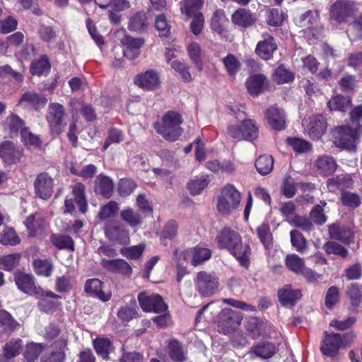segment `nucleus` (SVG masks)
<instances>
[{
  "mask_svg": "<svg viewBox=\"0 0 362 362\" xmlns=\"http://www.w3.org/2000/svg\"><path fill=\"white\" fill-rule=\"evenodd\" d=\"M204 0H183V5L181 7L182 13L190 17L197 14L203 7Z\"/></svg>",
  "mask_w": 362,
  "mask_h": 362,
  "instance_id": "6e6d98bb",
  "label": "nucleus"
},
{
  "mask_svg": "<svg viewBox=\"0 0 362 362\" xmlns=\"http://www.w3.org/2000/svg\"><path fill=\"white\" fill-rule=\"evenodd\" d=\"M267 78L263 74L251 76L246 82L248 92L252 95H258L263 91V87Z\"/></svg>",
  "mask_w": 362,
  "mask_h": 362,
  "instance_id": "4c0bfd02",
  "label": "nucleus"
},
{
  "mask_svg": "<svg viewBox=\"0 0 362 362\" xmlns=\"http://www.w3.org/2000/svg\"><path fill=\"white\" fill-rule=\"evenodd\" d=\"M194 284L197 291L202 296L210 297L217 291L219 279L214 273L202 271L197 274Z\"/></svg>",
  "mask_w": 362,
  "mask_h": 362,
  "instance_id": "423d86ee",
  "label": "nucleus"
},
{
  "mask_svg": "<svg viewBox=\"0 0 362 362\" xmlns=\"http://www.w3.org/2000/svg\"><path fill=\"white\" fill-rule=\"evenodd\" d=\"M50 239L52 243L59 250H74V243L73 239L69 235L53 234Z\"/></svg>",
  "mask_w": 362,
  "mask_h": 362,
  "instance_id": "3c124183",
  "label": "nucleus"
},
{
  "mask_svg": "<svg viewBox=\"0 0 362 362\" xmlns=\"http://www.w3.org/2000/svg\"><path fill=\"white\" fill-rule=\"evenodd\" d=\"M65 108L57 103H50L46 115L50 131L53 134L59 135L66 125L65 122Z\"/></svg>",
  "mask_w": 362,
  "mask_h": 362,
  "instance_id": "0eeeda50",
  "label": "nucleus"
},
{
  "mask_svg": "<svg viewBox=\"0 0 362 362\" xmlns=\"http://www.w3.org/2000/svg\"><path fill=\"white\" fill-rule=\"evenodd\" d=\"M270 328L269 322L256 317H250L246 324V329L253 338L267 335Z\"/></svg>",
  "mask_w": 362,
  "mask_h": 362,
  "instance_id": "393cba45",
  "label": "nucleus"
},
{
  "mask_svg": "<svg viewBox=\"0 0 362 362\" xmlns=\"http://www.w3.org/2000/svg\"><path fill=\"white\" fill-rule=\"evenodd\" d=\"M357 11L356 4L350 0H337L329 8L330 18L337 23H346Z\"/></svg>",
  "mask_w": 362,
  "mask_h": 362,
  "instance_id": "6e6552de",
  "label": "nucleus"
},
{
  "mask_svg": "<svg viewBox=\"0 0 362 362\" xmlns=\"http://www.w3.org/2000/svg\"><path fill=\"white\" fill-rule=\"evenodd\" d=\"M221 61L230 76H234L240 69L241 64L233 54H228Z\"/></svg>",
  "mask_w": 362,
  "mask_h": 362,
  "instance_id": "0e129e2a",
  "label": "nucleus"
},
{
  "mask_svg": "<svg viewBox=\"0 0 362 362\" xmlns=\"http://www.w3.org/2000/svg\"><path fill=\"white\" fill-rule=\"evenodd\" d=\"M209 178L207 175L196 177L187 184L188 189L192 195L199 194L209 183Z\"/></svg>",
  "mask_w": 362,
  "mask_h": 362,
  "instance_id": "79ce46f5",
  "label": "nucleus"
},
{
  "mask_svg": "<svg viewBox=\"0 0 362 362\" xmlns=\"http://www.w3.org/2000/svg\"><path fill=\"white\" fill-rule=\"evenodd\" d=\"M180 114L174 111H168L162 117L160 122L154 124V127L159 134L170 141H176L182 134L180 127L182 123Z\"/></svg>",
  "mask_w": 362,
  "mask_h": 362,
  "instance_id": "f03ea898",
  "label": "nucleus"
},
{
  "mask_svg": "<svg viewBox=\"0 0 362 362\" xmlns=\"http://www.w3.org/2000/svg\"><path fill=\"white\" fill-rule=\"evenodd\" d=\"M23 346V341L21 339H12L7 342L4 348V356L6 358H12L20 354Z\"/></svg>",
  "mask_w": 362,
  "mask_h": 362,
  "instance_id": "13d9d810",
  "label": "nucleus"
},
{
  "mask_svg": "<svg viewBox=\"0 0 362 362\" xmlns=\"http://www.w3.org/2000/svg\"><path fill=\"white\" fill-rule=\"evenodd\" d=\"M104 232L105 236L111 241L120 245H127L129 242V230L117 220L107 221L105 224Z\"/></svg>",
  "mask_w": 362,
  "mask_h": 362,
  "instance_id": "9d476101",
  "label": "nucleus"
},
{
  "mask_svg": "<svg viewBox=\"0 0 362 362\" xmlns=\"http://www.w3.org/2000/svg\"><path fill=\"white\" fill-rule=\"evenodd\" d=\"M262 38L256 46L255 52L262 59L269 60L277 49V45L274 37L267 33H263Z\"/></svg>",
  "mask_w": 362,
  "mask_h": 362,
  "instance_id": "aec40b11",
  "label": "nucleus"
},
{
  "mask_svg": "<svg viewBox=\"0 0 362 362\" xmlns=\"http://www.w3.org/2000/svg\"><path fill=\"white\" fill-rule=\"evenodd\" d=\"M14 281L18 288L29 296H35L37 286L35 283V277L32 274L18 272L14 274Z\"/></svg>",
  "mask_w": 362,
  "mask_h": 362,
  "instance_id": "412c9836",
  "label": "nucleus"
},
{
  "mask_svg": "<svg viewBox=\"0 0 362 362\" xmlns=\"http://www.w3.org/2000/svg\"><path fill=\"white\" fill-rule=\"evenodd\" d=\"M23 156V150L11 141H6L0 145V158L6 165L18 163Z\"/></svg>",
  "mask_w": 362,
  "mask_h": 362,
  "instance_id": "f3484780",
  "label": "nucleus"
},
{
  "mask_svg": "<svg viewBox=\"0 0 362 362\" xmlns=\"http://www.w3.org/2000/svg\"><path fill=\"white\" fill-rule=\"evenodd\" d=\"M146 26V18L144 13H137L134 15L129 22L128 28L131 30L141 31Z\"/></svg>",
  "mask_w": 362,
  "mask_h": 362,
  "instance_id": "774afa93",
  "label": "nucleus"
},
{
  "mask_svg": "<svg viewBox=\"0 0 362 362\" xmlns=\"http://www.w3.org/2000/svg\"><path fill=\"white\" fill-rule=\"evenodd\" d=\"M21 255L20 253H13L0 257V267L6 271H11L20 262Z\"/></svg>",
  "mask_w": 362,
  "mask_h": 362,
  "instance_id": "680f3d73",
  "label": "nucleus"
},
{
  "mask_svg": "<svg viewBox=\"0 0 362 362\" xmlns=\"http://www.w3.org/2000/svg\"><path fill=\"white\" fill-rule=\"evenodd\" d=\"M138 300L141 308L145 312L161 313L168 308L162 297L158 294L148 295L143 292L139 294Z\"/></svg>",
  "mask_w": 362,
  "mask_h": 362,
  "instance_id": "dca6fc26",
  "label": "nucleus"
},
{
  "mask_svg": "<svg viewBox=\"0 0 362 362\" xmlns=\"http://www.w3.org/2000/svg\"><path fill=\"white\" fill-rule=\"evenodd\" d=\"M25 226L29 230V235L34 236L37 232L41 231L45 225V220L40 214H33L28 217Z\"/></svg>",
  "mask_w": 362,
  "mask_h": 362,
  "instance_id": "a19ab883",
  "label": "nucleus"
},
{
  "mask_svg": "<svg viewBox=\"0 0 362 362\" xmlns=\"http://www.w3.org/2000/svg\"><path fill=\"white\" fill-rule=\"evenodd\" d=\"M43 350L44 346L42 344L29 343L25 346L24 356L28 362H35Z\"/></svg>",
  "mask_w": 362,
  "mask_h": 362,
  "instance_id": "4d7b16f0",
  "label": "nucleus"
},
{
  "mask_svg": "<svg viewBox=\"0 0 362 362\" xmlns=\"http://www.w3.org/2000/svg\"><path fill=\"white\" fill-rule=\"evenodd\" d=\"M34 272L38 276L49 277L54 270V264L50 258L35 259L33 262Z\"/></svg>",
  "mask_w": 362,
  "mask_h": 362,
  "instance_id": "f704fd0d",
  "label": "nucleus"
},
{
  "mask_svg": "<svg viewBox=\"0 0 362 362\" xmlns=\"http://www.w3.org/2000/svg\"><path fill=\"white\" fill-rule=\"evenodd\" d=\"M120 218L127 226L135 228L143 224L145 216L128 206L120 211Z\"/></svg>",
  "mask_w": 362,
  "mask_h": 362,
  "instance_id": "c756f323",
  "label": "nucleus"
},
{
  "mask_svg": "<svg viewBox=\"0 0 362 362\" xmlns=\"http://www.w3.org/2000/svg\"><path fill=\"white\" fill-rule=\"evenodd\" d=\"M21 239L13 228L5 227L0 233V243L4 245H16Z\"/></svg>",
  "mask_w": 362,
  "mask_h": 362,
  "instance_id": "8fccbe9b",
  "label": "nucleus"
},
{
  "mask_svg": "<svg viewBox=\"0 0 362 362\" xmlns=\"http://www.w3.org/2000/svg\"><path fill=\"white\" fill-rule=\"evenodd\" d=\"M101 264L105 269L111 272L119 273L127 276H129L132 272L129 264L121 259H107L103 258Z\"/></svg>",
  "mask_w": 362,
  "mask_h": 362,
  "instance_id": "bb28decb",
  "label": "nucleus"
},
{
  "mask_svg": "<svg viewBox=\"0 0 362 362\" xmlns=\"http://www.w3.org/2000/svg\"><path fill=\"white\" fill-rule=\"evenodd\" d=\"M259 128L255 120L247 119L240 124L228 125L226 129L227 135L238 141H252L257 138Z\"/></svg>",
  "mask_w": 362,
  "mask_h": 362,
  "instance_id": "20e7f679",
  "label": "nucleus"
},
{
  "mask_svg": "<svg viewBox=\"0 0 362 362\" xmlns=\"http://www.w3.org/2000/svg\"><path fill=\"white\" fill-rule=\"evenodd\" d=\"M256 233L264 247L266 249H269L273 244V237L269 225L268 223L261 224L257 228Z\"/></svg>",
  "mask_w": 362,
  "mask_h": 362,
  "instance_id": "37998d69",
  "label": "nucleus"
},
{
  "mask_svg": "<svg viewBox=\"0 0 362 362\" xmlns=\"http://www.w3.org/2000/svg\"><path fill=\"white\" fill-rule=\"evenodd\" d=\"M241 194L233 185H228L221 192L217 209L223 214H228L240 205Z\"/></svg>",
  "mask_w": 362,
  "mask_h": 362,
  "instance_id": "39448f33",
  "label": "nucleus"
},
{
  "mask_svg": "<svg viewBox=\"0 0 362 362\" xmlns=\"http://www.w3.org/2000/svg\"><path fill=\"white\" fill-rule=\"evenodd\" d=\"M35 195L43 199H49L54 192V180L47 173H39L33 182Z\"/></svg>",
  "mask_w": 362,
  "mask_h": 362,
  "instance_id": "ddd939ff",
  "label": "nucleus"
},
{
  "mask_svg": "<svg viewBox=\"0 0 362 362\" xmlns=\"http://www.w3.org/2000/svg\"><path fill=\"white\" fill-rule=\"evenodd\" d=\"M353 184V179L350 174H341L327 180V187L329 192H337L340 190L342 193L350 188Z\"/></svg>",
  "mask_w": 362,
  "mask_h": 362,
  "instance_id": "a878e982",
  "label": "nucleus"
},
{
  "mask_svg": "<svg viewBox=\"0 0 362 362\" xmlns=\"http://www.w3.org/2000/svg\"><path fill=\"white\" fill-rule=\"evenodd\" d=\"M187 52L195 68L202 71L203 69V63L200 59L201 47L197 42H192L187 47Z\"/></svg>",
  "mask_w": 362,
  "mask_h": 362,
  "instance_id": "5fc2aeb1",
  "label": "nucleus"
},
{
  "mask_svg": "<svg viewBox=\"0 0 362 362\" xmlns=\"http://www.w3.org/2000/svg\"><path fill=\"white\" fill-rule=\"evenodd\" d=\"M119 209V204L117 202L110 201L101 206L98 217L102 221L114 218L118 214Z\"/></svg>",
  "mask_w": 362,
  "mask_h": 362,
  "instance_id": "49530a36",
  "label": "nucleus"
},
{
  "mask_svg": "<svg viewBox=\"0 0 362 362\" xmlns=\"http://www.w3.org/2000/svg\"><path fill=\"white\" fill-rule=\"evenodd\" d=\"M218 246L227 249L243 264L249 262L250 247L248 244H243L238 233L230 228H224L216 236Z\"/></svg>",
  "mask_w": 362,
  "mask_h": 362,
  "instance_id": "f257e3e1",
  "label": "nucleus"
},
{
  "mask_svg": "<svg viewBox=\"0 0 362 362\" xmlns=\"http://www.w3.org/2000/svg\"><path fill=\"white\" fill-rule=\"evenodd\" d=\"M291 243L296 251L303 253L308 248V243L303 234L297 230L290 232Z\"/></svg>",
  "mask_w": 362,
  "mask_h": 362,
  "instance_id": "603ef678",
  "label": "nucleus"
},
{
  "mask_svg": "<svg viewBox=\"0 0 362 362\" xmlns=\"http://www.w3.org/2000/svg\"><path fill=\"white\" fill-rule=\"evenodd\" d=\"M322 249L328 255H334L345 258L347 257L349 252L346 248L334 241H328L325 243Z\"/></svg>",
  "mask_w": 362,
  "mask_h": 362,
  "instance_id": "864d4df0",
  "label": "nucleus"
},
{
  "mask_svg": "<svg viewBox=\"0 0 362 362\" xmlns=\"http://www.w3.org/2000/svg\"><path fill=\"white\" fill-rule=\"evenodd\" d=\"M242 320L240 313L225 308L218 316V330L224 334H229L240 324Z\"/></svg>",
  "mask_w": 362,
  "mask_h": 362,
  "instance_id": "f8f14e48",
  "label": "nucleus"
},
{
  "mask_svg": "<svg viewBox=\"0 0 362 362\" xmlns=\"http://www.w3.org/2000/svg\"><path fill=\"white\" fill-rule=\"evenodd\" d=\"M318 14L317 11L308 10L303 13L295 18L296 24L300 28L311 29L313 25L317 22Z\"/></svg>",
  "mask_w": 362,
  "mask_h": 362,
  "instance_id": "ea45409f",
  "label": "nucleus"
},
{
  "mask_svg": "<svg viewBox=\"0 0 362 362\" xmlns=\"http://www.w3.org/2000/svg\"><path fill=\"white\" fill-rule=\"evenodd\" d=\"M47 99L42 95L33 91H28L23 94L19 100V104L25 107H32L39 110L45 106Z\"/></svg>",
  "mask_w": 362,
  "mask_h": 362,
  "instance_id": "c85d7f7f",
  "label": "nucleus"
},
{
  "mask_svg": "<svg viewBox=\"0 0 362 362\" xmlns=\"http://www.w3.org/2000/svg\"><path fill=\"white\" fill-rule=\"evenodd\" d=\"M329 234L331 239L341 241L346 245L353 243L354 240V232L351 228L337 223L329 226Z\"/></svg>",
  "mask_w": 362,
  "mask_h": 362,
  "instance_id": "4be33fe9",
  "label": "nucleus"
},
{
  "mask_svg": "<svg viewBox=\"0 0 362 362\" xmlns=\"http://www.w3.org/2000/svg\"><path fill=\"white\" fill-rule=\"evenodd\" d=\"M226 21V16L223 10L217 9L214 11L211 20V28L218 34L223 32V23Z\"/></svg>",
  "mask_w": 362,
  "mask_h": 362,
  "instance_id": "69168bd1",
  "label": "nucleus"
},
{
  "mask_svg": "<svg viewBox=\"0 0 362 362\" xmlns=\"http://www.w3.org/2000/svg\"><path fill=\"white\" fill-rule=\"evenodd\" d=\"M169 354L170 358L177 362L186 361L182 344L176 339L170 341L168 345Z\"/></svg>",
  "mask_w": 362,
  "mask_h": 362,
  "instance_id": "052dcab7",
  "label": "nucleus"
},
{
  "mask_svg": "<svg viewBox=\"0 0 362 362\" xmlns=\"http://www.w3.org/2000/svg\"><path fill=\"white\" fill-rule=\"evenodd\" d=\"M179 257L189 262L192 265L197 267L211 258V251L209 248L197 245L182 250Z\"/></svg>",
  "mask_w": 362,
  "mask_h": 362,
  "instance_id": "4468645a",
  "label": "nucleus"
},
{
  "mask_svg": "<svg viewBox=\"0 0 362 362\" xmlns=\"http://www.w3.org/2000/svg\"><path fill=\"white\" fill-rule=\"evenodd\" d=\"M361 132V126L357 124V127L354 129L349 126L336 127L332 131L334 143L339 148L347 150H355L356 142Z\"/></svg>",
  "mask_w": 362,
  "mask_h": 362,
  "instance_id": "7ed1b4c3",
  "label": "nucleus"
},
{
  "mask_svg": "<svg viewBox=\"0 0 362 362\" xmlns=\"http://www.w3.org/2000/svg\"><path fill=\"white\" fill-rule=\"evenodd\" d=\"M50 69V64L46 55H43L40 59L32 62L30 66V73L33 75L40 76Z\"/></svg>",
  "mask_w": 362,
  "mask_h": 362,
  "instance_id": "bf43d9fd",
  "label": "nucleus"
},
{
  "mask_svg": "<svg viewBox=\"0 0 362 362\" xmlns=\"http://www.w3.org/2000/svg\"><path fill=\"white\" fill-rule=\"evenodd\" d=\"M135 83L145 90H154L160 85L158 74L152 69L137 75Z\"/></svg>",
  "mask_w": 362,
  "mask_h": 362,
  "instance_id": "5701e85b",
  "label": "nucleus"
},
{
  "mask_svg": "<svg viewBox=\"0 0 362 362\" xmlns=\"http://www.w3.org/2000/svg\"><path fill=\"white\" fill-rule=\"evenodd\" d=\"M93 347L97 354L105 360L109 359L110 349L112 343L105 338H97L93 341Z\"/></svg>",
  "mask_w": 362,
  "mask_h": 362,
  "instance_id": "09e8293b",
  "label": "nucleus"
},
{
  "mask_svg": "<svg viewBox=\"0 0 362 362\" xmlns=\"http://www.w3.org/2000/svg\"><path fill=\"white\" fill-rule=\"evenodd\" d=\"M71 194L74 197L72 198L66 197L64 202L65 212L72 213L75 206L74 204V200L78 206L79 211L84 214L87 211L88 204L87 199L85 194V185L81 182H76L71 187Z\"/></svg>",
  "mask_w": 362,
  "mask_h": 362,
  "instance_id": "9b49d317",
  "label": "nucleus"
},
{
  "mask_svg": "<svg viewBox=\"0 0 362 362\" xmlns=\"http://www.w3.org/2000/svg\"><path fill=\"white\" fill-rule=\"evenodd\" d=\"M266 117L269 125L275 130L281 131L286 126L284 110L272 106L267 109Z\"/></svg>",
  "mask_w": 362,
  "mask_h": 362,
  "instance_id": "b1692460",
  "label": "nucleus"
},
{
  "mask_svg": "<svg viewBox=\"0 0 362 362\" xmlns=\"http://www.w3.org/2000/svg\"><path fill=\"white\" fill-rule=\"evenodd\" d=\"M0 327L5 331L13 332L20 328V323L5 310H0Z\"/></svg>",
  "mask_w": 362,
  "mask_h": 362,
  "instance_id": "58836bf2",
  "label": "nucleus"
},
{
  "mask_svg": "<svg viewBox=\"0 0 362 362\" xmlns=\"http://www.w3.org/2000/svg\"><path fill=\"white\" fill-rule=\"evenodd\" d=\"M351 103V99L350 97L337 95L327 102V106L330 110L345 112L349 107Z\"/></svg>",
  "mask_w": 362,
  "mask_h": 362,
  "instance_id": "c03bdc74",
  "label": "nucleus"
},
{
  "mask_svg": "<svg viewBox=\"0 0 362 362\" xmlns=\"http://www.w3.org/2000/svg\"><path fill=\"white\" fill-rule=\"evenodd\" d=\"M341 201L342 204L349 208H357L361 204V197L356 193H352L349 191H343L341 194Z\"/></svg>",
  "mask_w": 362,
  "mask_h": 362,
  "instance_id": "338daca9",
  "label": "nucleus"
},
{
  "mask_svg": "<svg viewBox=\"0 0 362 362\" xmlns=\"http://www.w3.org/2000/svg\"><path fill=\"white\" fill-rule=\"evenodd\" d=\"M285 264L289 270L296 274L303 275L309 282H315L322 277V275L306 267L303 259L296 254L288 255L285 259Z\"/></svg>",
  "mask_w": 362,
  "mask_h": 362,
  "instance_id": "1a4fd4ad",
  "label": "nucleus"
},
{
  "mask_svg": "<svg viewBox=\"0 0 362 362\" xmlns=\"http://www.w3.org/2000/svg\"><path fill=\"white\" fill-rule=\"evenodd\" d=\"M317 171L323 175H329L334 173L337 165L332 157L323 156L319 158L315 163Z\"/></svg>",
  "mask_w": 362,
  "mask_h": 362,
  "instance_id": "72a5a7b5",
  "label": "nucleus"
},
{
  "mask_svg": "<svg viewBox=\"0 0 362 362\" xmlns=\"http://www.w3.org/2000/svg\"><path fill=\"white\" fill-rule=\"evenodd\" d=\"M123 47V55L129 60H133L140 54V49L144 43L142 38H135L125 35L120 40Z\"/></svg>",
  "mask_w": 362,
  "mask_h": 362,
  "instance_id": "a211bd4d",
  "label": "nucleus"
},
{
  "mask_svg": "<svg viewBox=\"0 0 362 362\" xmlns=\"http://www.w3.org/2000/svg\"><path fill=\"white\" fill-rule=\"evenodd\" d=\"M277 349L271 342H260L252 348L251 353L256 356L267 359L272 357L276 353Z\"/></svg>",
  "mask_w": 362,
  "mask_h": 362,
  "instance_id": "c9c22d12",
  "label": "nucleus"
},
{
  "mask_svg": "<svg viewBox=\"0 0 362 362\" xmlns=\"http://www.w3.org/2000/svg\"><path fill=\"white\" fill-rule=\"evenodd\" d=\"M273 166L274 160L271 156H260L255 162V167L257 172L262 175L270 173L273 169Z\"/></svg>",
  "mask_w": 362,
  "mask_h": 362,
  "instance_id": "de8ad7c7",
  "label": "nucleus"
},
{
  "mask_svg": "<svg viewBox=\"0 0 362 362\" xmlns=\"http://www.w3.org/2000/svg\"><path fill=\"white\" fill-rule=\"evenodd\" d=\"M286 141L298 153H306L312 148V144L303 139L288 137Z\"/></svg>",
  "mask_w": 362,
  "mask_h": 362,
  "instance_id": "e2e57ef3",
  "label": "nucleus"
},
{
  "mask_svg": "<svg viewBox=\"0 0 362 362\" xmlns=\"http://www.w3.org/2000/svg\"><path fill=\"white\" fill-rule=\"evenodd\" d=\"M54 345L59 348V350L42 356L41 362H62L64 360L65 354L64 349L66 346V340L60 339L54 343Z\"/></svg>",
  "mask_w": 362,
  "mask_h": 362,
  "instance_id": "e433bc0d",
  "label": "nucleus"
},
{
  "mask_svg": "<svg viewBox=\"0 0 362 362\" xmlns=\"http://www.w3.org/2000/svg\"><path fill=\"white\" fill-rule=\"evenodd\" d=\"M95 191L105 198H110L113 192V182L107 176L100 174L95 180Z\"/></svg>",
  "mask_w": 362,
  "mask_h": 362,
  "instance_id": "473e14b6",
  "label": "nucleus"
},
{
  "mask_svg": "<svg viewBox=\"0 0 362 362\" xmlns=\"http://www.w3.org/2000/svg\"><path fill=\"white\" fill-rule=\"evenodd\" d=\"M231 21L238 26L247 28L255 23L256 17L250 11L245 8H239L232 15Z\"/></svg>",
  "mask_w": 362,
  "mask_h": 362,
  "instance_id": "2f4dec72",
  "label": "nucleus"
},
{
  "mask_svg": "<svg viewBox=\"0 0 362 362\" xmlns=\"http://www.w3.org/2000/svg\"><path fill=\"white\" fill-rule=\"evenodd\" d=\"M343 340L340 334L333 333L331 334L325 332V339H323L320 350L322 353L329 357L337 355Z\"/></svg>",
  "mask_w": 362,
  "mask_h": 362,
  "instance_id": "6ab92c4d",
  "label": "nucleus"
},
{
  "mask_svg": "<svg viewBox=\"0 0 362 362\" xmlns=\"http://www.w3.org/2000/svg\"><path fill=\"white\" fill-rule=\"evenodd\" d=\"M302 296L298 289H293L290 286H286L278 291L280 303L284 306H293Z\"/></svg>",
  "mask_w": 362,
  "mask_h": 362,
  "instance_id": "cd10ccee",
  "label": "nucleus"
},
{
  "mask_svg": "<svg viewBox=\"0 0 362 362\" xmlns=\"http://www.w3.org/2000/svg\"><path fill=\"white\" fill-rule=\"evenodd\" d=\"M305 133L312 139H319L325 133L327 122L321 115H313L303 122Z\"/></svg>",
  "mask_w": 362,
  "mask_h": 362,
  "instance_id": "2eb2a0df",
  "label": "nucleus"
},
{
  "mask_svg": "<svg viewBox=\"0 0 362 362\" xmlns=\"http://www.w3.org/2000/svg\"><path fill=\"white\" fill-rule=\"evenodd\" d=\"M4 123L5 127L8 129L10 134H17L19 131L21 132L23 129H26L24 121L16 114L12 113L8 116Z\"/></svg>",
  "mask_w": 362,
  "mask_h": 362,
  "instance_id": "a18cd8bd",
  "label": "nucleus"
},
{
  "mask_svg": "<svg viewBox=\"0 0 362 362\" xmlns=\"http://www.w3.org/2000/svg\"><path fill=\"white\" fill-rule=\"evenodd\" d=\"M104 284L98 279H89L86 282L85 291L95 295L103 302L108 301L111 298L110 292L103 291Z\"/></svg>",
  "mask_w": 362,
  "mask_h": 362,
  "instance_id": "7c9ffc66",
  "label": "nucleus"
}]
</instances>
